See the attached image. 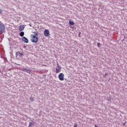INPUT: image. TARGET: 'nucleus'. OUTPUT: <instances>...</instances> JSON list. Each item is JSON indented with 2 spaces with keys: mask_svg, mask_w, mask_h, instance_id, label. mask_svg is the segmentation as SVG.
<instances>
[{
  "mask_svg": "<svg viewBox=\"0 0 127 127\" xmlns=\"http://www.w3.org/2000/svg\"><path fill=\"white\" fill-rule=\"evenodd\" d=\"M31 41L34 43H37L38 41V37H37V33H36L35 35H31Z\"/></svg>",
  "mask_w": 127,
  "mask_h": 127,
  "instance_id": "nucleus-1",
  "label": "nucleus"
},
{
  "mask_svg": "<svg viewBox=\"0 0 127 127\" xmlns=\"http://www.w3.org/2000/svg\"><path fill=\"white\" fill-rule=\"evenodd\" d=\"M5 30V26L2 23L0 24V34L3 33Z\"/></svg>",
  "mask_w": 127,
  "mask_h": 127,
  "instance_id": "nucleus-2",
  "label": "nucleus"
},
{
  "mask_svg": "<svg viewBox=\"0 0 127 127\" xmlns=\"http://www.w3.org/2000/svg\"><path fill=\"white\" fill-rule=\"evenodd\" d=\"M61 66L59 65V64H57V65L56 67V74H58V73H60L61 72Z\"/></svg>",
  "mask_w": 127,
  "mask_h": 127,
  "instance_id": "nucleus-3",
  "label": "nucleus"
},
{
  "mask_svg": "<svg viewBox=\"0 0 127 127\" xmlns=\"http://www.w3.org/2000/svg\"><path fill=\"white\" fill-rule=\"evenodd\" d=\"M44 35L45 37H48V36H50V33H49V30L46 29L44 31Z\"/></svg>",
  "mask_w": 127,
  "mask_h": 127,
  "instance_id": "nucleus-4",
  "label": "nucleus"
},
{
  "mask_svg": "<svg viewBox=\"0 0 127 127\" xmlns=\"http://www.w3.org/2000/svg\"><path fill=\"white\" fill-rule=\"evenodd\" d=\"M59 79L60 81H64V73H60L59 75Z\"/></svg>",
  "mask_w": 127,
  "mask_h": 127,
  "instance_id": "nucleus-5",
  "label": "nucleus"
},
{
  "mask_svg": "<svg viewBox=\"0 0 127 127\" xmlns=\"http://www.w3.org/2000/svg\"><path fill=\"white\" fill-rule=\"evenodd\" d=\"M22 41L25 42V43H28V39H27V38H25V37H23L22 38Z\"/></svg>",
  "mask_w": 127,
  "mask_h": 127,
  "instance_id": "nucleus-6",
  "label": "nucleus"
},
{
  "mask_svg": "<svg viewBox=\"0 0 127 127\" xmlns=\"http://www.w3.org/2000/svg\"><path fill=\"white\" fill-rule=\"evenodd\" d=\"M16 56H19V57H21V56H23V54L21 53L20 52H17L16 53Z\"/></svg>",
  "mask_w": 127,
  "mask_h": 127,
  "instance_id": "nucleus-7",
  "label": "nucleus"
},
{
  "mask_svg": "<svg viewBox=\"0 0 127 127\" xmlns=\"http://www.w3.org/2000/svg\"><path fill=\"white\" fill-rule=\"evenodd\" d=\"M24 29V25H21L19 26V31H22Z\"/></svg>",
  "mask_w": 127,
  "mask_h": 127,
  "instance_id": "nucleus-8",
  "label": "nucleus"
},
{
  "mask_svg": "<svg viewBox=\"0 0 127 127\" xmlns=\"http://www.w3.org/2000/svg\"><path fill=\"white\" fill-rule=\"evenodd\" d=\"M23 71H25V72L28 73V74H30L31 73V70L28 69L27 68H23Z\"/></svg>",
  "mask_w": 127,
  "mask_h": 127,
  "instance_id": "nucleus-9",
  "label": "nucleus"
},
{
  "mask_svg": "<svg viewBox=\"0 0 127 127\" xmlns=\"http://www.w3.org/2000/svg\"><path fill=\"white\" fill-rule=\"evenodd\" d=\"M69 24H70V25H75V22L71 20H69Z\"/></svg>",
  "mask_w": 127,
  "mask_h": 127,
  "instance_id": "nucleus-10",
  "label": "nucleus"
},
{
  "mask_svg": "<svg viewBox=\"0 0 127 127\" xmlns=\"http://www.w3.org/2000/svg\"><path fill=\"white\" fill-rule=\"evenodd\" d=\"M33 122L32 123H30L28 126V127H32V126H33L34 125V124L35 123L34 122L32 121Z\"/></svg>",
  "mask_w": 127,
  "mask_h": 127,
  "instance_id": "nucleus-11",
  "label": "nucleus"
},
{
  "mask_svg": "<svg viewBox=\"0 0 127 127\" xmlns=\"http://www.w3.org/2000/svg\"><path fill=\"white\" fill-rule=\"evenodd\" d=\"M20 36H21V37L24 36V32H21L20 33Z\"/></svg>",
  "mask_w": 127,
  "mask_h": 127,
  "instance_id": "nucleus-12",
  "label": "nucleus"
},
{
  "mask_svg": "<svg viewBox=\"0 0 127 127\" xmlns=\"http://www.w3.org/2000/svg\"><path fill=\"white\" fill-rule=\"evenodd\" d=\"M77 126H78V124H74V127H77Z\"/></svg>",
  "mask_w": 127,
  "mask_h": 127,
  "instance_id": "nucleus-13",
  "label": "nucleus"
},
{
  "mask_svg": "<svg viewBox=\"0 0 127 127\" xmlns=\"http://www.w3.org/2000/svg\"><path fill=\"white\" fill-rule=\"evenodd\" d=\"M2 12V10L0 9V14Z\"/></svg>",
  "mask_w": 127,
  "mask_h": 127,
  "instance_id": "nucleus-14",
  "label": "nucleus"
},
{
  "mask_svg": "<svg viewBox=\"0 0 127 127\" xmlns=\"http://www.w3.org/2000/svg\"><path fill=\"white\" fill-rule=\"evenodd\" d=\"M94 127H98V126H97L96 124H95Z\"/></svg>",
  "mask_w": 127,
  "mask_h": 127,
  "instance_id": "nucleus-15",
  "label": "nucleus"
},
{
  "mask_svg": "<svg viewBox=\"0 0 127 127\" xmlns=\"http://www.w3.org/2000/svg\"><path fill=\"white\" fill-rule=\"evenodd\" d=\"M42 66H46L45 64H42Z\"/></svg>",
  "mask_w": 127,
  "mask_h": 127,
  "instance_id": "nucleus-16",
  "label": "nucleus"
},
{
  "mask_svg": "<svg viewBox=\"0 0 127 127\" xmlns=\"http://www.w3.org/2000/svg\"><path fill=\"white\" fill-rule=\"evenodd\" d=\"M99 44H100L99 43H97L98 46H99Z\"/></svg>",
  "mask_w": 127,
  "mask_h": 127,
  "instance_id": "nucleus-17",
  "label": "nucleus"
}]
</instances>
